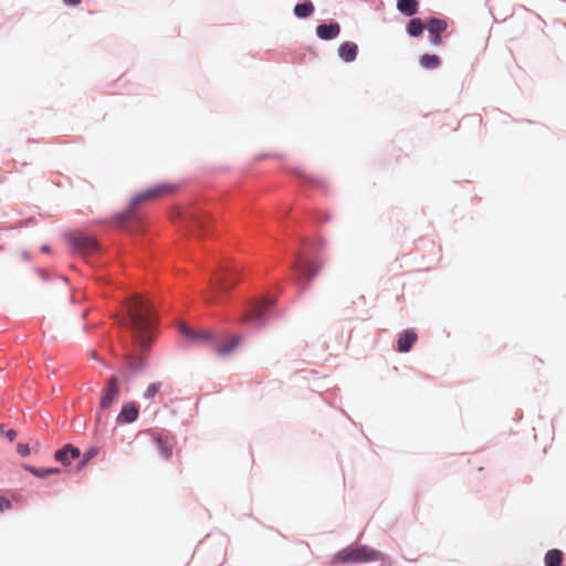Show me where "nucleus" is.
<instances>
[{"instance_id": "1", "label": "nucleus", "mask_w": 566, "mask_h": 566, "mask_svg": "<svg viewBox=\"0 0 566 566\" xmlns=\"http://www.w3.org/2000/svg\"><path fill=\"white\" fill-rule=\"evenodd\" d=\"M305 219L315 223H324L331 219V216L316 210L284 209L279 217V222L286 237L282 243L286 258V271L302 289H306L319 273L321 264L317 254L325 245L323 239H311L298 232L297 227Z\"/></svg>"}, {"instance_id": "2", "label": "nucleus", "mask_w": 566, "mask_h": 566, "mask_svg": "<svg viewBox=\"0 0 566 566\" xmlns=\"http://www.w3.org/2000/svg\"><path fill=\"white\" fill-rule=\"evenodd\" d=\"M279 293V286L271 290H261L242 303L243 319L258 327L265 325L268 319L275 314L274 298Z\"/></svg>"}, {"instance_id": "3", "label": "nucleus", "mask_w": 566, "mask_h": 566, "mask_svg": "<svg viewBox=\"0 0 566 566\" xmlns=\"http://www.w3.org/2000/svg\"><path fill=\"white\" fill-rule=\"evenodd\" d=\"M177 189V185L174 182L163 181L154 186H150L132 197L127 208L118 211L114 216V223L117 227H127L136 218L133 210L134 206L140 201H150L160 198L165 195L171 193Z\"/></svg>"}, {"instance_id": "4", "label": "nucleus", "mask_w": 566, "mask_h": 566, "mask_svg": "<svg viewBox=\"0 0 566 566\" xmlns=\"http://www.w3.org/2000/svg\"><path fill=\"white\" fill-rule=\"evenodd\" d=\"M380 560L381 566H390L387 555L365 544L349 545L334 554V562L342 565L363 564Z\"/></svg>"}, {"instance_id": "5", "label": "nucleus", "mask_w": 566, "mask_h": 566, "mask_svg": "<svg viewBox=\"0 0 566 566\" xmlns=\"http://www.w3.org/2000/svg\"><path fill=\"white\" fill-rule=\"evenodd\" d=\"M180 335L188 342L195 343V344H212L214 352L219 356H227L230 355L234 349L239 347V345L242 342L241 336H234L230 342H228L224 345L217 346L214 344L216 342V335L211 331H196L190 326L182 325L179 328Z\"/></svg>"}, {"instance_id": "6", "label": "nucleus", "mask_w": 566, "mask_h": 566, "mask_svg": "<svg viewBox=\"0 0 566 566\" xmlns=\"http://www.w3.org/2000/svg\"><path fill=\"white\" fill-rule=\"evenodd\" d=\"M291 174L301 187H312L324 192L328 189V184L324 178L308 174L301 167L293 168Z\"/></svg>"}, {"instance_id": "7", "label": "nucleus", "mask_w": 566, "mask_h": 566, "mask_svg": "<svg viewBox=\"0 0 566 566\" xmlns=\"http://www.w3.org/2000/svg\"><path fill=\"white\" fill-rule=\"evenodd\" d=\"M119 384L118 379L115 376L109 377L106 382L105 387L102 391V397L99 401V407L102 410H107L111 408L118 399L119 397Z\"/></svg>"}, {"instance_id": "8", "label": "nucleus", "mask_w": 566, "mask_h": 566, "mask_svg": "<svg viewBox=\"0 0 566 566\" xmlns=\"http://www.w3.org/2000/svg\"><path fill=\"white\" fill-rule=\"evenodd\" d=\"M140 405L137 401H128L122 406L116 417L118 424H130L139 417Z\"/></svg>"}, {"instance_id": "9", "label": "nucleus", "mask_w": 566, "mask_h": 566, "mask_svg": "<svg viewBox=\"0 0 566 566\" xmlns=\"http://www.w3.org/2000/svg\"><path fill=\"white\" fill-rule=\"evenodd\" d=\"M81 457L80 448L66 443L61 449L54 452L55 461L60 462L63 467L71 465L72 461Z\"/></svg>"}, {"instance_id": "10", "label": "nucleus", "mask_w": 566, "mask_h": 566, "mask_svg": "<svg viewBox=\"0 0 566 566\" xmlns=\"http://www.w3.org/2000/svg\"><path fill=\"white\" fill-rule=\"evenodd\" d=\"M418 340V334L413 328L403 329L397 338L396 349L398 353H408Z\"/></svg>"}, {"instance_id": "11", "label": "nucleus", "mask_w": 566, "mask_h": 566, "mask_svg": "<svg viewBox=\"0 0 566 566\" xmlns=\"http://www.w3.org/2000/svg\"><path fill=\"white\" fill-rule=\"evenodd\" d=\"M429 31L430 42L434 45L442 43L441 33L447 30V22L440 19L432 18L427 24Z\"/></svg>"}, {"instance_id": "12", "label": "nucleus", "mask_w": 566, "mask_h": 566, "mask_svg": "<svg viewBox=\"0 0 566 566\" xmlns=\"http://www.w3.org/2000/svg\"><path fill=\"white\" fill-rule=\"evenodd\" d=\"M21 468L38 479H46L49 475L60 474L61 469L57 467H34L29 463H22Z\"/></svg>"}, {"instance_id": "13", "label": "nucleus", "mask_w": 566, "mask_h": 566, "mask_svg": "<svg viewBox=\"0 0 566 566\" xmlns=\"http://www.w3.org/2000/svg\"><path fill=\"white\" fill-rule=\"evenodd\" d=\"M340 25L337 22H332L329 24H319L316 28V34L322 40H332L339 35Z\"/></svg>"}, {"instance_id": "14", "label": "nucleus", "mask_w": 566, "mask_h": 566, "mask_svg": "<svg viewBox=\"0 0 566 566\" xmlns=\"http://www.w3.org/2000/svg\"><path fill=\"white\" fill-rule=\"evenodd\" d=\"M151 440L164 459L168 460L172 457V448L169 446L166 437L154 432L151 433Z\"/></svg>"}, {"instance_id": "15", "label": "nucleus", "mask_w": 566, "mask_h": 566, "mask_svg": "<svg viewBox=\"0 0 566 566\" xmlns=\"http://www.w3.org/2000/svg\"><path fill=\"white\" fill-rule=\"evenodd\" d=\"M358 53V46L354 42L346 41L338 48V55L345 62H353Z\"/></svg>"}, {"instance_id": "16", "label": "nucleus", "mask_w": 566, "mask_h": 566, "mask_svg": "<svg viewBox=\"0 0 566 566\" xmlns=\"http://www.w3.org/2000/svg\"><path fill=\"white\" fill-rule=\"evenodd\" d=\"M564 553L558 548H551L544 555L545 566H563Z\"/></svg>"}, {"instance_id": "17", "label": "nucleus", "mask_w": 566, "mask_h": 566, "mask_svg": "<svg viewBox=\"0 0 566 566\" xmlns=\"http://www.w3.org/2000/svg\"><path fill=\"white\" fill-rule=\"evenodd\" d=\"M418 0H397V9L405 15L412 17L418 11Z\"/></svg>"}, {"instance_id": "18", "label": "nucleus", "mask_w": 566, "mask_h": 566, "mask_svg": "<svg viewBox=\"0 0 566 566\" xmlns=\"http://www.w3.org/2000/svg\"><path fill=\"white\" fill-rule=\"evenodd\" d=\"M228 275L229 283H231L239 280H245V277L248 276V271L239 266L237 263H232L228 268Z\"/></svg>"}, {"instance_id": "19", "label": "nucleus", "mask_w": 566, "mask_h": 566, "mask_svg": "<svg viewBox=\"0 0 566 566\" xmlns=\"http://www.w3.org/2000/svg\"><path fill=\"white\" fill-rule=\"evenodd\" d=\"M313 12H314V6L308 0L296 4L294 8L295 15L301 19L308 18Z\"/></svg>"}, {"instance_id": "20", "label": "nucleus", "mask_w": 566, "mask_h": 566, "mask_svg": "<svg viewBox=\"0 0 566 566\" xmlns=\"http://www.w3.org/2000/svg\"><path fill=\"white\" fill-rule=\"evenodd\" d=\"M426 25L418 18L411 19L407 25V32L411 36H419L422 34Z\"/></svg>"}, {"instance_id": "21", "label": "nucleus", "mask_w": 566, "mask_h": 566, "mask_svg": "<svg viewBox=\"0 0 566 566\" xmlns=\"http://www.w3.org/2000/svg\"><path fill=\"white\" fill-rule=\"evenodd\" d=\"M441 64V60L436 54H423L420 57V65L424 69H437Z\"/></svg>"}, {"instance_id": "22", "label": "nucleus", "mask_w": 566, "mask_h": 566, "mask_svg": "<svg viewBox=\"0 0 566 566\" xmlns=\"http://www.w3.org/2000/svg\"><path fill=\"white\" fill-rule=\"evenodd\" d=\"M98 453V449L96 447H90L87 450H85L83 457L77 462L76 469L82 470L84 467L87 465L88 461L94 459Z\"/></svg>"}, {"instance_id": "23", "label": "nucleus", "mask_w": 566, "mask_h": 566, "mask_svg": "<svg viewBox=\"0 0 566 566\" xmlns=\"http://www.w3.org/2000/svg\"><path fill=\"white\" fill-rule=\"evenodd\" d=\"M163 387V382L161 381H154V382H150L146 390L144 391L143 394V398L144 399H154V397L159 392L160 388Z\"/></svg>"}, {"instance_id": "24", "label": "nucleus", "mask_w": 566, "mask_h": 566, "mask_svg": "<svg viewBox=\"0 0 566 566\" xmlns=\"http://www.w3.org/2000/svg\"><path fill=\"white\" fill-rule=\"evenodd\" d=\"M146 367V359L145 358H138L136 360L128 361L126 364V369L132 373L136 374L142 371Z\"/></svg>"}, {"instance_id": "25", "label": "nucleus", "mask_w": 566, "mask_h": 566, "mask_svg": "<svg viewBox=\"0 0 566 566\" xmlns=\"http://www.w3.org/2000/svg\"><path fill=\"white\" fill-rule=\"evenodd\" d=\"M0 436H3L10 442H12L15 440L18 432L14 429H7L3 423H0Z\"/></svg>"}, {"instance_id": "26", "label": "nucleus", "mask_w": 566, "mask_h": 566, "mask_svg": "<svg viewBox=\"0 0 566 566\" xmlns=\"http://www.w3.org/2000/svg\"><path fill=\"white\" fill-rule=\"evenodd\" d=\"M17 452L22 457V458H27L31 454V448L29 446V443H22V442H19L17 444Z\"/></svg>"}, {"instance_id": "27", "label": "nucleus", "mask_w": 566, "mask_h": 566, "mask_svg": "<svg viewBox=\"0 0 566 566\" xmlns=\"http://www.w3.org/2000/svg\"><path fill=\"white\" fill-rule=\"evenodd\" d=\"M34 271L40 276V279L44 282L49 281L52 276L49 272H46L45 270L40 269V268H35Z\"/></svg>"}, {"instance_id": "28", "label": "nucleus", "mask_w": 566, "mask_h": 566, "mask_svg": "<svg viewBox=\"0 0 566 566\" xmlns=\"http://www.w3.org/2000/svg\"><path fill=\"white\" fill-rule=\"evenodd\" d=\"M11 507H12V503L8 499L0 496V512H3Z\"/></svg>"}, {"instance_id": "29", "label": "nucleus", "mask_w": 566, "mask_h": 566, "mask_svg": "<svg viewBox=\"0 0 566 566\" xmlns=\"http://www.w3.org/2000/svg\"><path fill=\"white\" fill-rule=\"evenodd\" d=\"M67 242L74 247V248H80L81 245V242L77 238H75L74 235H71L69 239H67Z\"/></svg>"}, {"instance_id": "30", "label": "nucleus", "mask_w": 566, "mask_h": 566, "mask_svg": "<svg viewBox=\"0 0 566 566\" xmlns=\"http://www.w3.org/2000/svg\"><path fill=\"white\" fill-rule=\"evenodd\" d=\"M31 258H32L31 252H29V251H27V250H24V251H22V252H21V259H22L23 261H30V260H31Z\"/></svg>"}, {"instance_id": "31", "label": "nucleus", "mask_w": 566, "mask_h": 566, "mask_svg": "<svg viewBox=\"0 0 566 566\" xmlns=\"http://www.w3.org/2000/svg\"><path fill=\"white\" fill-rule=\"evenodd\" d=\"M40 251L43 253H50L51 247L49 244H43V245H41Z\"/></svg>"}, {"instance_id": "32", "label": "nucleus", "mask_w": 566, "mask_h": 566, "mask_svg": "<svg viewBox=\"0 0 566 566\" xmlns=\"http://www.w3.org/2000/svg\"><path fill=\"white\" fill-rule=\"evenodd\" d=\"M64 2L69 6H77L81 0H64Z\"/></svg>"}, {"instance_id": "33", "label": "nucleus", "mask_w": 566, "mask_h": 566, "mask_svg": "<svg viewBox=\"0 0 566 566\" xmlns=\"http://www.w3.org/2000/svg\"><path fill=\"white\" fill-rule=\"evenodd\" d=\"M91 244L93 245L94 249H96V250L99 249V244L95 240H91Z\"/></svg>"}, {"instance_id": "34", "label": "nucleus", "mask_w": 566, "mask_h": 566, "mask_svg": "<svg viewBox=\"0 0 566 566\" xmlns=\"http://www.w3.org/2000/svg\"><path fill=\"white\" fill-rule=\"evenodd\" d=\"M59 279H60V280H62V281H63V282H65V283H67V282H69V281H67V277H66V276H64V275H59Z\"/></svg>"}]
</instances>
